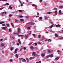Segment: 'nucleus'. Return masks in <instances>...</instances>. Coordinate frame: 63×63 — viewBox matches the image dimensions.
<instances>
[{
  "instance_id": "nucleus-11",
  "label": "nucleus",
  "mask_w": 63,
  "mask_h": 63,
  "mask_svg": "<svg viewBox=\"0 0 63 63\" xmlns=\"http://www.w3.org/2000/svg\"><path fill=\"white\" fill-rule=\"evenodd\" d=\"M53 54H51V55H50V57H53Z\"/></svg>"
},
{
  "instance_id": "nucleus-48",
  "label": "nucleus",
  "mask_w": 63,
  "mask_h": 63,
  "mask_svg": "<svg viewBox=\"0 0 63 63\" xmlns=\"http://www.w3.org/2000/svg\"><path fill=\"white\" fill-rule=\"evenodd\" d=\"M11 29H9V32H11Z\"/></svg>"
},
{
  "instance_id": "nucleus-21",
  "label": "nucleus",
  "mask_w": 63,
  "mask_h": 63,
  "mask_svg": "<svg viewBox=\"0 0 63 63\" xmlns=\"http://www.w3.org/2000/svg\"><path fill=\"white\" fill-rule=\"evenodd\" d=\"M30 48H31V49H33V46H31L30 47Z\"/></svg>"
},
{
  "instance_id": "nucleus-49",
  "label": "nucleus",
  "mask_w": 63,
  "mask_h": 63,
  "mask_svg": "<svg viewBox=\"0 0 63 63\" xmlns=\"http://www.w3.org/2000/svg\"><path fill=\"white\" fill-rule=\"evenodd\" d=\"M47 52H48V53H49L50 52V50H48L47 51Z\"/></svg>"
},
{
  "instance_id": "nucleus-54",
  "label": "nucleus",
  "mask_w": 63,
  "mask_h": 63,
  "mask_svg": "<svg viewBox=\"0 0 63 63\" xmlns=\"http://www.w3.org/2000/svg\"><path fill=\"white\" fill-rule=\"evenodd\" d=\"M32 6H34V7H36V5H34V4H32Z\"/></svg>"
},
{
  "instance_id": "nucleus-61",
  "label": "nucleus",
  "mask_w": 63,
  "mask_h": 63,
  "mask_svg": "<svg viewBox=\"0 0 63 63\" xmlns=\"http://www.w3.org/2000/svg\"><path fill=\"white\" fill-rule=\"evenodd\" d=\"M37 15H39V13L38 12H37Z\"/></svg>"
},
{
  "instance_id": "nucleus-4",
  "label": "nucleus",
  "mask_w": 63,
  "mask_h": 63,
  "mask_svg": "<svg viewBox=\"0 0 63 63\" xmlns=\"http://www.w3.org/2000/svg\"><path fill=\"white\" fill-rule=\"evenodd\" d=\"M60 58V57H57L55 59V60H58V59H59Z\"/></svg>"
},
{
  "instance_id": "nucleus-15",
  "label": "nucleus",
  "mask_w": 63,
  "mask_h": 63,
  "mask_svg": "<svg viewBox=\"0 0 63 63\" xmlns=\"http://www.w3.org/2000/svg\"><path fill=\"white\" fill-rule=\"evenodd\" d=\"M39 21H40L41 20V19H42V17H40L39 18Z\"/></svg>"
},
{
  "instance_id": "nucleus-59",
  "label": "nucleus",
  "mask_w": 63,
  "mask_h": 63,
  "mask_svg": "<svg viewBox=\"0 0 63 63\" xmlns=\"http://www.w3.org/2000/svg\"><path fill=\"white\" fill-rule=\"evenodd\" d=\"M25 38H28V36L27 35H25Z\"/></svg>"
},
{
  "instance_id": "nucleus-56",
  "label": "nucleus",
  "mask_w": 63,
  "mask_h": 63,
  "mask_svg": "<svg viewBox=\"0 0 63 63\" xmlns=\"http://www.w3.org/2000/svg\"><path fill=\"white\" fill-rule=\"evenodd\" d=\"M17 46H19V43H18L17 44Z\"/></svg>"
},
{
  "instance_id": "nucleus-19",
  "label": "nucleus",
  "mask_w": 63,
  "mask_h": 63,
  "mask_svg": "<svg viewBox=\"0 0 63 63\" xmlns=\"http://www.w3.org/2000/svg\"><path fill=\"white\" fill-rule=\"evenodd\" d=\"M17 49H15V52L16 53H17Z\"/></svg>"
},
{
  "instance_id": "nucleus-2",
  "label": "nucleus",
  "mask_w": 63,
  "mask_h": 63,
  "mask_svg": "<svg viewBox=\"0 0 63 63\" xmlns=\"http://www.w3.org/2000/svg\"><path fill=\"white\" fill-rule=\"evenodd\" d=\"M59 15H62L63 14V13H61V11L60 10L59 11Z\"/></svg>"
},
{
  "instance_id": "nucleus-16",
  "label": "nucleus",
  "mask_w": 63,
  "mask_h": 63,
  "mask_svg": "<svg viewBox=\"0 0 63 63\" xmlns=\"http://www.w3.org/2000/svg\"><path fill=\"white\" fill-rule=\"evenodd\" d=\"M18 42L20 44H21V41H20V39H18Z\"/></svg>"
},
{
  "instance_id": "nucleus-58",
  "label": "nucleus",
  "mask_w": 63,
  "mask_h": 63,
  "mask_svg": "<svg viewBox=\"0 0 63 63\" xmlns=\"http://www.w3.org/2000/svg\"><path fill=\"white\" fill-rule=\"evenodd\" d=\"M58 54H60V55H61V53H58Z\"/></svg>"
},
{
  "instance_id": "nucleus-37",
  "label": "nucleus",
  "mask_w": 63,
  "mask_h": 63,
  "mask_svg": "<svg viewBox=\"0 0 63 63\" xmlns=\"http://www.w3.org/2000/svg\"><path fill=\"white\" fill-rule=\"evenodd\" d=\"M2 26H5V24H2Z\"/></svg>"
},
{
  "instance_id": "nucleus-64",
  "label": "nucleus",
  "mask_w": 63,
  "mask_h": 63,
  "mask_svg": "<svg viewBox=\"0 0 63 63\" xmlns=\"http://www.w3.org/2000/svg\"><path fill=\"white\" fill-rule=\"evenodd\" d=\"M3 40V39H1L0 40V41H2Z\"/></svg>"
},
{
  "instance_id": "nucleus-1",
  "label": "nucleus",
  "mask_w": 63,
  "mask_h": 63,
  "mask_svg": "<svg viewBox=\"0 0 63 63\" xmlns=\"http://www.w3.org/2000/svg\"><path fill=\"white\" fill-rule=\"evenodd\" d=\"M17 31L18 33H17V34H18V35H19V33H20V28H18Z\"/></svg>"
},
{
  "instance_id": "nucleus-51",
  "label": "nucleus",
  "mask_w": 63,
  "mask_h": 63,
  "mask_svg": "<svg viewBox=\"0 0 63 63\" xmlns=\"http://www.w3.org/2000/svg\"><path fill=\"white\" fill-rule=\"evenodd\" d=\"M57 52H58V53H59V52H60V51H59V50H57Z\"/></svg>"
},
{
  "instance_id": "nucleus-12",
  "label": "nucleus",
  "mask_w": 63,
  "mask_h": 63,
  "mask_svg": "<svg viewBox=\"0 0 63 63\" xmlns=\"http://www.w3.org/2000/svg\"><path fill=\"white\" fill-rule=\"evenodd\" d=\"M11 25H12V27H14V25L13 24V23L11 22L10 23Z\"/></svg>"
},
{
  "instance_id": "nucleus-6",
  "label": "nucleus",
  "mask_w": 63,
  "mask_h": 63,
  "mask_svg": "<svg viewBox=\"0 0 63 63\" xmlns=\"http://www.w3.org/2000/svg\"><path fill=\"white\" fill-rule=\"evenodd\" d=\"M55 36L56 37H57V38H58V35L56 34V33L55 34Z\"/></svg>"
},
{
  "instance_id": "nucleus-14",
  "label": "nucleus",
  "mask_w": 63,
  "mask_h": 63,
  "mask_svg": "<svg viewBox=\"0 0 63 63\" xmlns=\"http://www.w3.org/2000/svg\"><path fill=\"white\" fill-rule=\"evenodd\" d=\"M18 37H23L24 35H18Z\"/></svg>"
},
{
  "instance_id": "nucleus-35",
  "label": "nucleus",
  "mask_w": 63,
  "mask_h": 63,
  "mask_svg": "<svg viewBox=\"0 0 63 63\" xmlns=\"http://www.w3.org/2000/svg\"><path fill=\"white\" fill-rule=\"evenodd\" d=\"M9 16L11 17V16H13V15H12V14H10L9 15Z\"/></svg>"
},
{
  "instance_id": "nucleus-24",
  "label": "nucleus",
  "mask_w": 63,
  "mask_h": 63,
  "mask_svg": "<svg viewBox=\"0 0 63 63\" xmlns=\"http://www.w3.org/2000/svg\"><path fill=\"white\" fill-rule=\"evenodd\" d=\"M44 18L46 19H47V17L46 16H44Z\"/></svg>"
},
{
  "instance_id": "nucleus-38",
  "label": "nucleus",
  "mask_w": 63,
  "mask_h": 63,
  "mask_svg": "<svg viewBox=\"0 0 63 63\" xmlns=\"http://www.w3.org/2000/svg\"><path fill=\"white\" fill-rule=\"evenodd\" d=\"M63 39V37L60 38H59V40H62Z\"/></svg>"
},
{
  "instance_id": "nucleus-44",
  "label": "nucleus",
  "mask_w": 63,
  "mask_h": 63,
  "mask_svg": "<svg viewBox=\"0 0 63 63\" xmlns=\"http://www.w3.org/2000/svg\"><path fill=\"white\" fill-rule=\"evenodd\" d=\"M50 57V56L49 55H48V56H47L46 57L47 58H48V57Z\"/></svg>"
},
{
  "instance_id": "nucleus-57",
  "label": "nucleus",
  "mask_w": 63,
  "mask_h": 63,
  "mask_svg": "<svg viewBox=\"0 0 63 63\" xmlns=\"http://www.w3.org/2000/svg\"><path fill=\"white\" fill-rule=\"evenodd\" d=\"M32 59V57H30L29 58L30 60H31V59Z\"/></svg>"
},
{
  "instance_id": "nucleus-52",
  "label": "nucleus",
  "mask_w": 63,
  "mask_h": 63,
  "mask_svg": "<svg viewBox=\"0 0 63 63\" xmlns=\"http://www.w3.org/2000/svg\"><path fill=\"white\" fill-rule=\"evenodd\" d=\"M48 41H49V42L50 41H51V40H50V39H49L48 40Z\"/></svg>"
},
{
  "instance_id": "nucleus-8",
  "label": "nucleus",
  "mask_w": 63,
  "mask_h": 63,
  "mask_svg": "<svg viewBox=\"0 0 63 63\" xmlns=\"http://www.w3.org/2000/svg\"><path fill=\"white\" fill-rule=\"evenodd\" d=\"M32 35L33 36V37H34V38H36V36L35 35V34H32Z\"/></svg>"
},
{
  "instance_id": "nucleus-27",
  "label": "nucleus",
  "mask_w": 63,
  "mask_h": 63,
  "mask_svg": "<svg viewBox=\"0 0 63 63\" xmlns=\"http://www.w3.org/2000/svg\"><path fill=\"white\" fill-rule=\"evenodd\" d=\"M33 44V42H31L29 43L28 45H31V44Z\"/></svg>"
},
{
  "instance_id": "nucleus-20",
  "label": "nucleus",
  "mask_w": 63,
  "mask_h": 63,
  "mask_svg": "<svg viewBox=\"0 0 63 63\" xmlns=\"http://www.w3.org/2000/svg\"><path fill=\"white\" fill-rule=\"evenodd\" d=\"M26 60H27V63H28V62H29V60H28V58H27L26 59Z\"/></svg>"
},
{
  "instance_id": "nucleus-7",
  "label": "nucleus",
  "mask_w": 63,
  "mask_h": 63,
  "mask_svg": "<svg viewBox=\"0 0 63 63\" xmlns=\"http://www.w3.org/2000/svg\"><path fill=\"white\" fill-rule=\"evenodd\" d=\"M61 26L59 24L57 25L56 26V27H60Z\"/></svg>"
},
{
  "instance_id": "nucleus-39",
  "label": "nucleus",
  "mask_w": 63,
  "mask_h": 63,
  "mask_svg": "<svg viewBox=\"0 0 63 63\" xmlns=\"http://www.w3.org/2000/svg\"><path fill=\"white\" fill-rule=\"evenodd\" d=\"M9 5V3H7L5 4V5Z\"/></svg>"
},
{
  "instance_id": "nucleus-50",
  "label": "nucleus",
  "mask_w": 63,
  "mask_h": 63,
  "mask_svg": "<svg viewBox=\"0 0 63 63\" xmlns=\"http://www.w3.org/2000/svg\"><path fill=\"white\" fill-rule=\"evenodd\" d=\"M2 1H7V0H2Z\"/></svg>"
},
{
  "instance_id": "nucleus-18",
  "label": "nucleus",
  "mask_w": 63,
  "mask_h": 63,
  "mask_svg": "<svg viewBox=\"0 0 63 63\" xmlns=\"http://www.w3.org/2000/svg\"><path fill=\"white\" fill-rule=\"evenodd\" d=\"M5 22L4 21L1 22H0V24H3V23H4Z\"/></svg>"
},
{
  "instance_id": "nucleus-47",
  "label": "nucleus",
  "mask_w": 63,
  "mask_h": 63,
  "mask_svg": "<svg viewBox=\"0 0 63 63\" xmlns=\"http://www.w3.org/2000/svg\"><path fill=\"white\" fill-rule=\"evenodd\" d=\"M19 12H23V11H22V10H20L19 11Z\"/></svg>"
},
{
  "instance_id": "nucleus-62",
  "label": "nucleus",
  "mask_w": 63,
  "mask_h": 63,
  "mask_svg": "<svg viewBox=\"0 0 63 63\" xmlns=\"http://www.w3.org/2000/svg\"><path fill=\"white\" fill-rule=\"evenodd\" d=\"M35 9H37V6H35Z\"/></svg>"
},
{
  "instance_id": "nucleus-10",
  "label": "nucleus",
  "mask_w": 63,
  "mask_h": 63,
  "mask_svg": "<svg viewBox=\"0 0 63 63\" xmlns=\"http://www.w3.org/2000/svg\"><path fill=\"white\" fill-rule=\"evenodd\" d=\"M63 8V6H59V8L60 9H62Z\"/></svg>"
},
{
  "instance_id": "nucleus-9",
  "label": "nucleus",
  "mask_w": 63,
  "mask_h": 63,
  "mask_svg": "<svg viewBox=\"0 0 63 63\" xmlns=\"http://www.w3.org/2000/svg\"><path fill=\"white\" fill-rule=\"evenodd\" d=\"M57 11L56 10L55 12V14L56 15H57Z\"/></svg>"
},
{
  "instance_id": "nucleus-29",
  "label": "nucleus",
  "mask_w": 63,
  "mask_h": 63,
  "mask_svg": "<svg viewBox=\"0 0 63 63\" xmlns=\"http://www.w3.org/2000/svg\"><path fill=\"white\" fill-rule=\"evenodd\" d=\"M16 57L17 58H18V55H17V54H16Z\"/></svg>"
},
{
  "instance_id": "nucleus-42",
  "label": "nucleus",
  "mask_w": 63,
  "mask_h": 63,
  "mask_svg": "<svg viewBox=\"0 0 63 63\" xmlns=\"http://www.w3.org/2000/svg\"><path fill=\"white\" fill-rule=\"evenodd\" d=\"M27 29L28 30H29V29H30V27H28L27 28Z\"/></svg>"
},
{
  "instance_id": "nucleus-26",
  "label": "nucleus",
  "mask_w": 63,
  "mask_h": 63,
  "mask_svg": "<svg viewBox=\"0 0 63 63\" xmlns=\"http://www.w3.org/2000/svg\"><path fill=\"white\" fill-rule=\"evenodd\" d=\"M4 14H5V12H3L2 13V16H4Z\"/></svg>"
},
{
  "instance_id": "nucleus-34",
  "label": "nucleus",
  "mask_w": 63,
  "mask_h": 63,
  "mask_svg": "<svg viewBox=\"0 0 63 63\" xmlns=\"http://www.w3.org/2000/svg\"><path fill=\"white\" fill-rule=\"evenodd\" d=\"M41 55L42 57H44L45 56V54H43Z\"/></svg>"
},
{
  "instance_id": "nucleus-22",
  "label": "nucleus",
  "mask_w": 63,
  "mask_h": 63,
  "mask_svg": "<svg viewBox=\"0 0 63 63\" xmlns=\"http://www.w3.org/2000/svg\"><path fill=\"white\" fill-rule=\"evenodd\" d=\"M6 26L7 27H9L10 26V24H6Z\"/></svg>"
},
{
  "instance_id": "nucleus-13",
  "label": "nucleus",
  "mask_w": 63,
  "mask_h": 63,
  "mask_svg": "<svg viewBox=\"0 0 63 63\" xmlns=\"http://www.w3.org/2000/svg\"><path fill=\"white\" fill-rule=\"evenodd\" d=\"M47 14H50L52 13V12H49L47 13Z\"/></svg>"
},
{
  "instance_id": "nucleus-5",
  "label": "nucleus",
  "mask_w": 63,
  "mask_h": 63,
  "mask_svg": "<svg viewBox=\"0 0 63 63\" xmlns=\"http://www.w3.org/2000/svg\"><path fill=\"white\" fill-rule=\"evenodd\" d=\"M35 54L36 53L35 52H33L32 53V55H34V56H35Z\"/></svg>"
},
{
  "instance_id": "nucleus-46",
  "label": "nucleus",
  "mask_w": 63,
  "mask_h": 63,
  "mask_svg": "<svg viewBox=\"0 0 63 63\" xmlns=\"http://www.w3.org/2000/svg\"><path fill=\"white\" fill-rule=\"evenodd\" d=\"M19 17H23V16H22V15H21V16H19Z\"/></svg>"
},
{
  "instance_id": "nucleus-30",
  "label": "nucleus",
  "mask_w": 63,
  "mask_h": 63,
  "mask_svg": "<svg viewBox=\"0 0 63 63\" xmlns=\"http://www.w3.org/2000/svg\"><path fill=\"white\" fill-rule=\"evenodd\" d=\"M22 61L24 62H26V60L25 59H23L22 60Z\"/></svg>"
},
{
  "instance_id": "nucleus-31",
  "label": "nucleus",
  "mask_w": 63,
  "mask_h": 63,
  "mask_svg": "<svg viewBox=\"0 0 63 63\" xmlns=\"http://www.w3.org/2000/svg\"><path fill=\"white\" fill-rule=\"evenodd\" d=\"M15 21L16 22H18V21L16 19H15Z\"/></svg>"
},
{
  "instance_id": "nucleus-3",
  "label": "nucleus",
  "mask_w": 63,
  "mask_h": 63,
  "mask_svg": "<svg viewBox=\"0 0 63 63\" xmlns=\"http://www.w3.org/2000/svg\"><path fill=\"white\" fill-rule=\"evenodd\" d=\"M2 29H4V30H6V28H7V27H2Z\"/></svg>"
},
{
  "instance_id": "nucleus-32",
  "label": "nucleus",
  "mask_w": 63,
  "mask_h": 63,
  "mask_svg": "<svg viewBox=\"0 0 63 63\" xmlns=\"http://www.w3.org/2000/svg\"><path fill=\"white\" fill-rule=\"evenodd\" d=\"M36 63H41V61H40L39 62H36Z\"/></svg>"
},
{
  "instance_id": "nucleus-45",
  "label": "nucleus",
  "mask_w": 63,
  "mask_h": 63,
  "mask_svg": "<svg viewBox=\"0 0 63 63\" xmlns=\"http://www.w3.org/2000/svg\"><path fill=\"white\" fill-rule=\"evenodd\" d=\"M4 7H3L2 8H0V11H1V10H2L3 9H4Z\"/></svg>"
},
{
  "instance_id": "nucleus-53",
  "label": "nucleus",
  "mask_w": 63,
  "mask_h": 63,
  "mask_svg": "<svg viewBox=\"0 0 63 63\" xmlns=\"http://www.w3.org/2000/svg\"><path fill=\"white\" fill-rule=\"evenodd\" d=\"M23 59V58H19V60H21V59Z\"/></svg>"
},
{
  "instance_id": "nucleus-40",
  "label": "nucleus",
  "mask_w": 63,
  "mask_h": 63,
  "mask_svg": "<svg viewBox=\"0 0 63 63\" xmlns=\"http://www.w3.org/2000/svg\"><path fill=\"white\" fill-rule=\"evenodd\" d=\"M34 44H35V46H37V43H34Z\"/></svg>"
},
{
  "instance_id": "nucleus-36",
  "label": "nucleus",
  "mask_w": 63,
  "mask_h": 63,
  "mask_svg": "<svg viewBox=\"0 0 63 63\" xmlns=\"http://www.w3.org/2000/svg\"><path fill=\"white\" fill-rule=\"evenodd\" d=\"M29 23L30 24V25H32V23L31 22H29Z\"/></svg>"
},
{
  "instance_id": "nucleus-41",
  "label": "nucleus",
  "mask_w": 63,
  "mask_h": 63,
  "mask_svg": "<svg viewBox=\"0 0 63 63\" xmlns=\"http://www.w3.org/2000/svg\"><path fill=\"white\" fill-rule=\"evenodd\" d=\"M20 20L21 21H22L23 20V19H21Z\"/></svg>"
},
{
  "instance_id": "nucleus-25",
  "label": "nucleus",
  "mask_w": 63,
  "mask_h": 63,
  "mask_svg": "<svg viewBox=\"0 0 63 63\" xmlns=\"http://www.w3.org/2000/svg\"><path fill=\"white\" fill-rule=\"evenodd\" d=\"M53 10H58V9L57 8H54L53 9Z\"/></svg>"
},
{
  "instance_id": "nucleus-43",
  "label": "nucleus",
  "mask_w": 63,
  "mask_h": 63,
  "mask_svg": "<svg viewBox=\"0 0 63 63\" xmlns=\"http://www.w3.org/2000/svg\"><path fill=\"white\" fill-rule=\"evenodd\" d=\"M13 47H11L10 49L11 50H12V51L13 50Z\"/></svg>"
},
{
  "instance_id": "nucleus-17",
  "label": "nucleus",
  "mask_w": 63,
  "mask_h": 63,
  "mask_svg": "<svg viewBox=\"0 0 63 63\" xmlns=\"http://www.w3.org/2000/svg\"><path fill=\"white\" fill-rule=\"evenodd\" d=\"M53 25H54V24H53L50 27V28H51V29L52 28V27H53Z\"/></svg>"
},
{
  "instance_id": "nucleus-23",
  "label": "nucleus",
  "mask_w": 63,
  "mask_h": 63,
  "mask_svg": "<svg viewBox=\"0 0 63 63\" xmlns=\"http://www.w3.org/2000/svg\"><path fill=\"white\" fill-rule=\"evenodd\" d=\"M1 46H2V47H4V45L3 43H2L1 44Z\"/></svg>"
},
{
  "instance_id": "nucleus-60",
  "label": "nucleus",
  "mask_w": 63,
  "mask_h": 63,
  "mask_svg": "<svg viewBox=\"0 0 63 63\" xmlns=\"http://www.w3.org/2000/svg\"><path fill=\"white\" fill-rule=\"evenodd\" d=\"M22 50V48H21L20 49V51H21Z\"/></svg>"
},
{
  "instance_id": "nucleus-33",
  "label": "nucleus",
  "mask_w": 63,
  "mask_h": 63,
  "mask_svg": "<svg viewBox=\"0 0 63 63\" xmlns=\"http://www.w3.org/2000/svg\"><path fill=\"white\" fill-rule=\"evenodd\" d=\"M41 35L39 34L38 35V38H41Z\"/></svg>"
},
{
  "instance_id": "nucleus-55",
  "label": "nucleus",
  "mask_w": 63,
  "mask_h": 63,
  "mask_svg": "<svg viewBox=\"0 0 63 63\" xmlns=\"http://www.w3.org/2000/svg\"><path fill=\"white\" fill-rule=\"evenodd\" d=\"M23 49L24 50H25V49H26V47H23Z\"/></svg>"
},
{
  "instance_id": "nucleus-28",
  "label": "nucleus",
  "mask_w": 63,
  "mask_h": 63,
  "mask_svg": "<svg viewBox=\"0 0 63 63\" xmlns=\"http://www.w3.org/2000/svg\"><path fill=\"white\" fill-rule=\"evenodd\" d=\"M9 8L10 9V10H11V9H12L13 8V7L10 6H9Z\"/></svg>"
},
{
  "instance_id": "nucleus-63",
  "label": "nucleus",
  "mask_w": 63,
  "mask_h": 63,
  "mask_svg": "<svg viewBox=\"0 0 63 63\" xmlns=\"http://www.w3.org/2000/svg\"><path fill=\"white\" fill-rule=\"evenodd\" d=\"M10 61H11V62H12L13 61V60L12 59H11L10 60Z\"/></svg>"
}]
</instances>
